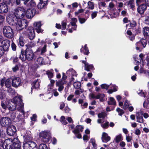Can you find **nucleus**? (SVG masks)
<instances>
[{
    "label": "nucleus",
    "mask_w": 149,
    "mask_h": 149,
    "mask_svg": "<svg viewBox=\"0 0 149 149\" xmlns=\"http://www.w3.org/2000/svg\"><path fill=\"white\" fill-rule=\"evenodd\" d=\"M26 49H21L20 54L19 58L22 61L27 60L29 61L35 60L36 57L34 54L31 49V47L29 44L25 45Z\"/></svg>",
    "instance_id": "nucleus-1"
},
{
    "label": "nucleus",
    "mask_w": 149,
    "mask_h": 149,
    "mask_svg": "<svg viewBox=\"0 0 149 149\" xmlns=\"http://www.w3.org/2000/svg\"><path fill=\"white\" fill-rule=\"evenodd\" d=\"M18 136L12 139H5L3 143V149H12L13 146L19 140Z\"/></svg>",
    "instance_id": "nucleus-2"
},
{
    "label": "nucleus",
    "mask_w": 149,
    "mask_h": 149,
    "mask_svg": "<svg viewBox=\"0 0 149 149\" xmlns=\"http://www.w3.org/2000/svg\"><path fill=\"white\" fill-rule=\"evenodd\" d=\"M6 20L10 25L15 26L17 29L19 19L15 15L8 14L6 16Z\"/></svg>",
    "instance_id": "nucleus-3"
},
{
    "label": "nucleus",
    "mask_w": 149,
    "mask_h": 149,
    "mask_svg": "<svg viewBox=\"0 0 149 149\" xmlns=\"http://www.w3.org/2000/svg\"><path fill=\"white\" fill-rule=\"evenodd\" d=\"M3 36L8 39H12L14 36L13 29L9 26H5L3 29Z\"/></svg>",
    "instance_id": "nucleus-4"
},
{
    "label": "nucleus",
    "mask_w": 149,
    "mask_h": 149,
    "mask_svg": "<svg viewBox=\"0 0 149 149\" xmlns=\"http://www.w3.org/2000/svg\"><path fill=\"white\" fill-rule=\"evenodd\" d=\"M30 0H3V2L4 4L9 5L11 4V6L15 4L17 5L24 4L26 5L28 4Z\"/></svg>",
    "instance_id": "nucleus-5"
},
{
    "label": "nucleus",
    "mask_w": 149,
    "mask_h": 149,
    "mask_svg": "<svg viewBox=\"0 0 149 149\" xmlns=\"http://www.w3.org/2000/svg\"><path fill=\"white\" fill-rule=\"evenodd\" d=\"M39 137L41 141L45 143L49 142L51 139L49 132L47 131H42L39 133Z\"/></svg>",
    "instance_id": "nucleus-6"
},
{
    "label": "nucleus",
    "mask_w": 149,
    "mask_h": 149,
    "mask_svg": "<svg viewBox=\"0 0 149 149\" xmlns=\"http://www.w3.org/2000/svg\"><path fill=\"white\" fill-rule=\"evenodd\" d=\"M147 44V41L146 39H141L136 43V49L139 52H141L143 49L146 47Z\"/></svg>",
    "instance_id": "nucleus-7"
},
{
    "label": "nucleus",
    "mask_w": 149,
    "mask_h": 149,
    "mask_svg": "<svg viewBox=\"0 0 149 149\" xmlns=\"http://www.w3.org/2000/svg\"><path fill=\"white\" fill-rule=\"evenodd\" d=\"M26 10L22 7L18 8L15 11L14 15L19 19L23 18L25 16Z\"/></svg>",
    "instance_id": "nucleus-8"
},
{
    "label": "nucleus",
    "mask_w": 149,
    "mask_h": 149,
    "mask_svg": "<svg viewBox=\"0 0 149 149\" xmlns=\"http://www.w3.org/2000/svg\"><path fill=\"white\" fill-rule=\"evenodd\" d=\"M29 22L25 19H19V22L17 30L21 31L23 29L27 28Z\"/></svg>",
    "instance_id": "nucleus-9"
},
{
    "label": "nucleus",
    "mask_w": 149,
    "mask_h": 149,
    "mask_svg": "<svg viewBox=\"0 0 149 149\" xmlns=\"http://www.w3.org/2000/svg\"><path fill=\"white\" fill-rule=\"evenodd\" d=\"M23 149H38L36 143L32 141L26 142L23 145Z\"/></svg>",
    "instance_id": "nucleus-10"
},
{
    "label": "nucleus",
    "mask_w": 149,
    "mask_h": 149,
    "mask_svg": "<svg viewBox=\"0 0 149 149\" xmlns=\"http://www.w3.org/2000/svg\"><path fill=\"white\" fill-rule=\"evenodd\" d=\"M12 124L11 120L7 116L1 117L0 119V125L2 127L6 128L11 125Z\"/></svg>",
    "instance_id": "nucleus-11"
},
{
    "label": "nucleus",
    "mask_w": 149,
    "mask_h": 149,
    "mask_svg": "<svg viewBox=\"0 0 149 149\" xmlns=\"http://www.w3.org/2000/svg\"><path fill=\"white\" fill-rule=\"evenodd\" d=\"M25 31L26 34L29 36V38L30 40H32L34 38L35 35L34 29L33 27L28 26L26 29Z\"/></svg>",
    "instance_id": "nucleus-12"
},
{
    "label": "nucleus",
    "mask_w": 149,
    "mask_h": 149,
    "mask_svg": "<svg viewBox=\"0 0 149 149\" xmlns=\"http://www.w3.org/2000/svg\"><path fill=\"white\" fill-rule=\"evenodd\" d=\"M10 44V41L9 39H5L1 42V45L0 46L5 52H8L9 50Z\"/></svg>",
    "instance_id": "nucleus-13"
},
{
    "label": "nucleus",
    "mask_w": 149,
    "mask_h": 149,
    "mask_svg": "<svg viewBox=\"0 0 149 149\" xmlns=\"http://www.w3.org/2000/svg\"><path fill=\"white\" fill-rule=\"evenodd\" d=\"M6 128V133L8 135L13 136L15 135L17 131L15 126L13 125H10Z\"/></svg>",
    "instance_id": "nucleus-14"
},
{
    "label": "nucleus",
    "mask_w": 149,
    "mask_h": 149,
    "mask_svg": "<svg viewBox=\"0 0 149 149\" xmlns=\"http://www.w3.org/2000/svg\"><path fill=\"white\" fill-rule=\"evenodd\" d=\"M36 13V9L34 8H31L28 9L26 11V17L28 19L32 18Z\"/></svg>",
    "instance_id": "nucleus-15"
},
{
    "label": "nucleus",
    "mask_w": 149,
    "mask_h": 149,
    "mask_svg": "<svg viewBox=\"0 0 149 149\" xmlns=\"http://www.w3.org/2000/svg\"><path fill=\"white\" fill-rule=\"evenodd\" d=\"M12 85L13 87L15 88L22 86L20 78L19 77H14L12 80Z\"/></svg>",
    "instance_id": "nucleus-16"
},
{
    "label": "nucleus",
    "mask_w": 149,
    "mask_h": 149,
    "mask_svg": "<svg viewBox=\"0 0 149 149\" xmlns=\"http://www.w3.org/2000/svg\"><path fill=\"white\" fill-rule=\"evenodd\" d=\"M7 117L10 119L11 122H16L18 121V120H17L16 118V113L15 112L13 111H11L9 112L7 116Z\"/></svg>",
    "instance_id": "nucleus-17"
},
{
    "label": "nucleus",
    "mask_w": 149,
    "mask_h": 149,
    "mask_svg": "<svg viewBox=\"0 0 149 149\" xmlns=\"http://www.w3.org/2000/svg\"><path fill=\"white\" fill-rule=\"evenodd\" d=\"M8 7L7 4L3 3H0V13H6L8 11Z\"/></svg>",
    "instance_id": "nucleus-18"
},
{
    "label": "nucleus",
    "mask_w": 149,
    "mask_h": 149,
    "mask_svg": "<svg viewBox=\"0 0 149 149\" xmlns=\"http://www.w3.org/2000/svg\"><path fill=\"white\" fill-rule=\"evenodd\" d=\"M33 26L34 27L35 30L38 33H43V30L41 28V23L40 22H35L33 24Z\"/></svg>",
    "instance_id": "nucleus-19"
},
{
    "label": "nucleus",
    "mask_w": 149,
    "mask_h": 149,
    "mask_svg": "<svg viewBox=\"0 0 149 149\" xmlns=\"http://www.w3.org/2000/svg\"><path fill=\"white\" fill-rule=\"evenodd\" d=\"M147 6L145 3L140 5L137 8L138 12L141 14H143L145 11L146 9Z\"/></svg>",
    "instance_id": "nucleus-20"
},
{
    "label": "nucleus",
    "mask_w": 149,
    "mask_h": 149,
    "mask_svg": "<svg viewBox=\"0 0 149 149\" xmlns=\"http://www.w3.org/2000/svg\"><path fill=\"white\" fill-rule=\"evenodd\" d=\"M143 112L141 111H140L136 113V121L140 123H142L143 122Z\"/></svg>",
    "instance_id": "nucleus-21"
},
{
    "label": "nucleus",
    "mask_w": 149,
    "mask_h": 149,
    "mask_svg": "<svg viewBox=\"0 0 149 149\" xmlns=\"http://www.w3.org/2000/svg\"><path fill=\"white\" fill-rule=\"evenodd\" d=\"M116 9L115 8H111L108 11V13L111 18H116L117 16H119V13L116 12Z\"/></svg>",
    "instance_id": "nucleus-22"
},
{
    "label": "nucleus",
    "mask_w": 149,
    "mask_h": 149,
    "mask_svg": "<svg viewBox=\"0 0 149 149\" xmlns=\"http://www.w3.org/2000/svg\"><path fill=\"white\" fill-rule=\"evenodd\" d=\"M7 103L8 104V109L9 110L11 111H13L16 109L17 105L12 100L10 101H8Z\"/></svg>",
    "instance_id": "nucleus-23"
},
{
    "label": "nucleus",
    "mask_w": 149,
    "mask_h": 149,
    "mask_svg": "<svg viewBox=\"0 0 149 149\" xmlns=\"http://www.w3.org/2000/svg\"><path fill=\"white\" fill-rule=\"evenodd\" d=\"M101 139L103 142L107 143L110 140L111 138L108 135L107 133L103 132L102 134Z\"/></svg>",
    "instance_id": "nucleus-24"
},
{
    "label": "nucleus",
    "mask_w": 149,
    "mask_h": 149,
    "mask_svg": "<svg viewBox=\"0 0 149 149\" xmlns=\"http://www.w3.org/2000/svg\"><path fill=\"white\" fill-rule=\"evenodd\" d=\"M40 2L37 5L38 9H41L47 6L48 4V0H39Z\"/></svg>",
    "instance_id": "nucleus-25"
},
{
    "label": "nucleus",
    "mask_w": 149,
    "mask_h": 149,
    "mask_svg": "<svg viewBox=\"0 0 149 149\" xmlns=\"http://www.w3.org/2000/svg\"><path fill=\"white\" fill-rule=\"evenodd\" d=\"M13 101L17 105L20 106L22 105V100L20 97L16 96L14 97Z\"/></svg>",
    "instance_id": "nucleus-26"
},
{
    "label": "nucleus",
    "mask_w": 149,
    "mask_h": 149,
    "mask_svg": "<svg viewBox=\"0 0 149 149\" xmlns=\"http://www.w3.org/2000/svg\"><path fill=\"white\" fill-rule=\"evenodd\" d=\"M17 41L18 45L19 46L23 47L24 45V38L22 36H20Z\"/></svg>",
    "instance_id": "nucleus-27"
},
{
    "label": "nucleus",
    "mask_w": 149,
    "mask_h": 149,
    "mask_svg": "<svg viewBox=\"0 0 149 149\" xmlns=\"http://www.w3.org/2000/svg\"><path fill=\"white\" fill-rule=\"evenodd\" d=\"M72 132L77 138L79 139L82 138L81 135L80 133V131L79 129H74L72 131Z\"/></svg>",
    "instance_id": "nucleus-28"
},
{
    "label": "nucleus",
    "mask_w": 149,
    "mask_h": 149,
    "mask_svg": "<svg viewBox=\"0 0 149 149\" xmlns=\"http://www.w3.org/2000/svg\"><path fill=\"white\" fill-rule=\"evenodd\" d=\"M5 85L8 88H9V91L11 92H12V91H14L13 90L12 88H10L11 87V82L8 79H7L5 82Z\"/></svg>",
    "instance_id": "nucleus-29"
},
{
    "label": "nucleus",
    "mask_w": 149,
    "mask_h": 149,
    "mask_svg": "<svg viewBox=\"0 0 149 149\" xmlns=\"http://www.w3.org/2000/svg\"><path fill=\"white\" fill-rule=\"evenodd\" d=\"M134 0H129V1L127 2V6L130 9H133L134 8Z\"/></svg>",
    "instance_id": "nucleus-30"
},
{
    "label": "nucleus",
    "mask_w": 149,
    "mask_h": 149,
    "mask_svg": "<svg viewBox=\"0 0 149 149\" xmlns=\"http://www.w3.org/2000/svg\"><path fill=\"white\" fill-rule=\"evenodd\" d=\"M143 33L145 36H149V27H145L143 28Z\"/></svg>",
    "instance_id": "nucleus-31"
},
{
    "label": "nucleus",
    "mask_w": 149,
    "mask_h": 149,
    "mask_svg": "<svg viewBox=\"0 0 149 149\" xmlns=\"http://www.w3.org/2000/svg\"><path fill=\"white\" fill-rule=\"evenodd\" d=\"M8 101H6L4 102H1V105L2 108L4 109V111L5 110L7 109H8Z\"/></svg>",
    "instance_id": "nucleus-32"
},
{
    "label": "nucleus",
    "mask_w": 149,
    "mask_h": 149,
    "mask_svg": "<svg viewBox=\"0 0 149 149\" xmlns=\"http://www.w3.org/2000/svg\"><path fill=\"white\" fill-rule=\"evenodd\" d=\"M24 140L25 141V142L28 141H31L32 140V138L30 134H29L27 133H26L24 135Z\"/></svg>",
    "instance_id": "nucleus-33"
},
{
    "label": "nucleus",
    "mask_w": 149,
    "mask_h": 149,
    "mask_svg": "<svg viewBox=\"0 0 149 149\" xmlns=\"http://www.w3.org/2000/svg\"><path fill=\"white\" fill-rule=\"evenodd\" d=\"M109 101L107 102L108 104L109 105H115L116 104V102L114 98L112 97H110L109 98Z\"/></svg>",
    "instance_id": "nucleus-34"
},
{
    "label": "nucleus",
    "mask_w": 149,
    "mask_h": 149,
    "mask_svg": "<svg viewBox=\"0 0 149 149\" xmlns=\"http://www.w3.org/2000/svg\"><path fill=\"white\" fill-rule=\"evenodd\" d=\"M12 149H21V143L19 140Z\"/></svg>",
    "instance_id": "nucleus-35"
},
{
    "label": "nucleus",
    "mask_w": 149,
    "mask_h": 149,
    "mask_svg": "<svg viewBox=\"0 0 149 149\" xmlns=\"http://www.w3.org/2000/svg\"><path fill=\"white\" fill-rule=\"evenodd\" d=\"M87 65L84 68V70L87 71H89L90 69L91 70H93L94 68L93 65H89L88 63L87 64Z\"/></svg>",
    "instance_id": "nucleus-36"
},
{
    "label": "nucleus",
    "mask_w": 149,
    "mask_h": 149,
    "mask_svg": "<svg viewBox=\"0 0 149 149\" xmlns=\"http://www.w3.org/2000/svg\"><path fill=\"white\" fill-rule=\"evenodd\" d=\"M73 85L74 87L77 89L80 88L81 86V82L79 81L74 82Z\"/></svg>",
    "instance_id": "nucleus-37"
},
{
    "label": "nucleus",
    "mask_w": 149,
    "mask_h": 149,
    "mask_svg": "<svg viewBox=\"0 0 149 149\" xmlns=\"http://www.w3.org/2000/svg\"><path fill=\"white\" fill-rule=\"evenodd\" d=\"M107 113L104 112H102L98 114V117L99 118H102L104 119L107 116Z\"/></svg>",
    "instance_id": "nucleus-38"
},
{
    "label": "nucleus",
    "mask_w": 149,
    "mask_h": 149,
    "mask_svg": "<svg viewBox=\"0 0 149 149\" xmlns=\"http://www.w3.org/2000/svg\"><path fill=\"white\" fill-rule=\"evenodd\" d=\"M84 51H83V53L85 55H88V54L89 53V52L86 44H85L84 46Z\"/></svg>",
    "instance_id": "nucleus-39"
},
{
    "label": "nucleus",
    "mask_w": 149,
    "mask_h": 149,
    "mask_svg": "<svg viewBox=\"0 0 149 149\" xmlns=\"http://www.w3.org/2000/svg\"><path fill=\"white\" fill-rule=\"evenodd\" d=\"M38 149H50L45 144L42 143L40 144L38 146Z\"/></svg>",
    "instance_id": "nucleus-40"
},
{
    "label": "nucleus",
    "mask_w": 149,
    "mask_h": 149,
    "mask_svg": "<svg viewBox=\"0 0 149 149\" xmlns=\"http://www.w3.org/2000/svg\"><path fill=\"white\" fill-rule=\"evenodd\" d=\"M129 22H130V26L131 27L133 28L136 27L137 25L136 22L134 20H129Z\"/></svg>",
    "instance_id": "nucleus-41"
},
{
    "label": "nucleus",
    "mask_w": 149,
    "mask_h": 149,
    "mask_svg": "<svg viewBox=\"0 0 149 149\" xmlns=\"http://www.w3.org/2000/svg\"><path fill=\"white\" fill-rule=\"evenodd\" d=\"M72 22H70L71 25L72 26H76V27H77V25H76V22H77V20L76 18H72L71 19Z\"/></svg>",
    "instance_id": "nucleus-42"
},
{
    "label": "nucleus",
    "mask_w": 149,
    "mask_h": 149,
    "mask_svg": "<svg viewBox=\"0 0 149 149\" xmlns=\"http://www.w3.org/2000/svg\"><path fill=\"white\" fill-rule=\"evenodd\" d=\"M46 74L48 76V77L49 79H51L54 76L53 73L49 70L46 71Z\"/></svg>",
    "instance_id": "nucleus-43"
},
{
    "label": "nucleus",
    "mask_w": 149,
    "mask_h": 149,
    "mask_svg": "<svg viewBox=\"0 0 149 149\" xmlns=\"http://www.w3.org/2000/svg\"><path fill=\"white\" fill-rule=\"evenodd\" d=\"M37 83V80H35L33 82V83L32 84V87L31 88V92L32 91L33 89H36L38 88V86H36V85Z\"/></svg>",
    "instance_id": "nucleus-44"
},
{
    "label": "nucleus",
    "mask_w": 149,
    "mask_h": 149,
    "mask_svg": "<svg viewBox=\"0 0 149 149\" xmlns=\"http://www.w3.org/2000/svg\"><path fill=\"white\" fill-rule=\"evenodd\" d=\"M121 134H120L116 137L115 141L116 143H119L121 140Z\"/></svg>",
    "instance_id": "nucleus-45"
},
{
    "label": "nucleus",
    "mask_w": 149,
    "mask_h": 149,
    "mask_svg": "<svg viewBox=\"0 0 149 149\" xmlns=\"http://www.w3.org/2000/svg\"><path fill=\"white\" fill-rule=\"evenodd\" d=\"M88 8L93 10L94 8V6L93 2L89 1L88 3Z\"/></svg>",
    "instance_id": "nucleus-46"
},
{
    "label": "nucleus",
    "mask_w": 149,
    "mask_h": 149,
    "mask_svg": "<svg viewBox=\"0 0 149 149\" xmlns=\"http://www.w3.org/2000/svg\"><path fill=\"white\" fill-rule=\"evenodd\" d=\"M100 86L102 89H105L106 90H107L109 86V85H107L105 84H102Z\"/></svg>",
    "instance_id": "nucleus-47"
},
{
    "label": "nucleus",
    "mask_w": 149,
    "mask_h": 149,
    "mask_svg": "<svg viewBox=\"0 0 149 149\" xmlns=\"http://www.w3.org/2000/svg\"><path fill=\"white\" fill-rule=\"evenodd\" d=\"M17 46L15 43L12 41V43L11 44V47L12 49V50L14 51H15L17 50Z\"/></svg>",
    "instance_id": "nucleus-48"
},
{
    "label": "nucleus",
    "mask_w": 149,
    "mask_h": 149,
    "mask_svg": "<svg viewBox=\"0 0 149 149\" xmlns=\"http://www.w3.org/2000/svg\"><path fill=\"white\" fill-rule=\"evenodd\" d=\"M109 122L107 121L103 124H101V126L103 128L107 129L109 127Z\"/></svg>",
    "instance_id": "nucleus-49"
},
{
    "label": "nucleus",
    "mask_w": 149,
    "mask_h": 149,
    "mask_svg": "<svg viewBox=\"0 0 149 149\" xmlns=\"http://www.w3.org/2000/svg\"><path fill=\"white\" fill-rule=\"evenodd\" d=\"M141 28L140 26H138L135 28V30L136 33L138 34L141 33Z\"/></svg>",
    "instance_id": "nucleus-50"
},
{
    "label": "nucleus",
    "mask_w": 149,
    "mask_h": 149,
    "mask_svg": "<svg viewBox=\"0 0 149 149\" xmlns=\"http://www.w3.org/2000/svg\"><path fill=\"white\" fill-rule=\"evenodd\" d=\"M5 16H3L0 14V25L2 24L5 20Z\"/></svg>",
    "instance_id": "nucleus-51"
},
{
    "label": "nucleus",
    "mask_w": 149,
    "mask_h": 149,
    "mask_svg": "<svg viewBox=\"0 0 149 149\" xmlns=\"http://www.w3.org/2000/svg\"><path fill=\"white\" fill-rule=\"evenodd\" d=\"M90 141L92 143L93 147L95 148L97 147V145L95 143V141L94 139L91 138L90 139Z\"/></svg>",
    "instance_id": "nucleus-52"
},
{
    "label": "nucleus",
    "mask_w": 149,
    "mask_h": 149,
    "mask_svg": "<svg viewBox=\"0 0 149 149\" xmlns=\"http://www.w3.org/2000/svg\"><path fill=\"white\" fill-rule=\"evenodd\" d=\"M78 17L79 22L81 24L84 23L86 20V19H85L84 18L80 17L79 16H78Z\"/></svg>",
    "instance_id": "nucleus-53"
},
{
    "label": "nucleus",
    "mask_w": 149,
    "mask_h": 149,
    "mask_svg": "<svg viewBox=\"0 0 149 149\" xmlns=\"http://www.w3.org/2000/svg\"><path fill=\"white\" fill-rule=\"evenodd\" d=\"M128 102L127 100H126L123 106V109H126L127 108L129 105V104H128Z\"/></svg>",
    "instance_id": "nucleus-54"
},
{
    "label": "nucleus",
    "mask_w": 149,
    "mask_h": 149,
    "mask_svg": "<svg viewBox=\"0 0 149 149\" xmlns=\"http://www.w3.org/2000/svg\"><path fill=\"white\" fill-rule=\"evenodd\" d=\"M97 13V11H95L92 13L91 18L92 19H94L96 17Z\"/></svg>",
    "instance_id": "nucleus-55"
},
{
    "label": "nucleus",
    "mask_w": 149,
    "mask_h": 149,
    "mask_svg": "<svg viewBox=\"0 0 149 149\" xmlns=\"http://www.w3.org/2000/svg\"><path fill=\"white\" fill-rule=\"evenodd\" d=\"M2 48L0 45V58L3 55L4 52H5Z\"/></svg>",
    "instance_id": "nucleus-56"
},
{
    "label": "nucleus",
    "mask_w": 149,
    "mask_h": 149,
    "mask_svg": "<svg viewBox=\"0 0 149 149\" xmlns=\"http://www.w3.org/2000/svg\"><path fill=\"white\" fill-rule=\"evenodd\" d=\"M4 94L3 91L1 89H0V99H2L3 98Z\"/></svg>",
    "instance_id": "nucleus-57"
},
{
    "label": "nucleus",
    "mask_w": 149,
    "mask_h": 149,
    "mask_svg": "<svg viewBox=\"0 0 149 149\" xmlns=\"http://www.w3.org/2000/svg\"><path fill=\"white\" fill-rule=\"evenodd\" d=\"M52 92L54 93V95L55 96H57L59 95L57 91V89L56 88L53 89Z\"/></svg>",
    "instance_id": "nucleus-58"
},
{
    "label": "nucleus",
    "mask_w": 149,
    "mask_h": 149,
    "mask_svg": "<svg viewBox=\"0 0 149 149\" xmlns=\"http://www.w3.org/2000/svg\"><path fill=\"white\" fill-rule=\"evenodd\" d=\"M62 30H65L67 24L66 22H62Z\"/></svg>",
    "instance_id": "nucleus-59"
},
{
    "label": "nucleus",
    "mask_w": 149,
    "mask_h": 149,
    "mask_svg": "<svg viewBox=\"0 0 149 149\" xmlns=\"http://www.w3.org/2000/svg\"><path fill=\"white\" fill-rule=\"evenodd\" d=\"M37 115L36 114H33L32 117H31V120L33 121L36 120Z\"/></svg>",
    "instance_id": "nucleus-60"
},
{
    "label": "nucleus",
    "mask_w": 149,
    "mask_h": 149,
    "mask_svg": "<svg viewBox=\"0 0 149 149\" xmlns=\"http://www.w3.org/2000/svg\"><path fill=\"white\" fill-rule=\"evenodd\" d=\"M6 81L5 79L4 78L2 79L1 80V82L0 83V85L1 86L2 88L4 86V84L5 83V82Z\"/></svg>",
    "instance_id": "nucleus-61"
},
{
    "label": "nucleus",
    "mask_w": 149,
    "mask_h": 149,
    "mask_svg": "<svg viewBox=\"0 0 149 149\" xmlns=\"http://www.w3.org/2000/svg\"><path fill=\"white\" fill-rule=\"evenodd\" d=\"M17 120H18L17 122L19 121L20 120H22L23 119V116L21 114L18 115L16 117Z\"/></svg>",
    "instance_id": "nucleus-62"
},
{
    "label": "nucleus",
    "mask_w": 149,
    "mask_h": 149,
    "mask_svg": "<svg viewBox=\"0 0 149 149\" xmlns=\"http://www.w3.org/2000/svg\"><path fill=\"white\" fill-rule=\"evenodd\" d=\"M19 69V67L17 64L13 68H12L14 72H16Z\"/></svg>",
    "instance_id": "nucleus-63"
},
{
    "label": "nucleus",
    "mask_w": 149,
    "mask_h": 149,
    "mask_svg": "<svg viewBox=\"0 0 149 149\" xmlns=\"http://www.w3.org/2000/svg\"><path fill=\"white\" fill-rule=\"evenodd\" d=\"M145 22L146 24L149 25V16H147L146 17V19L145 20Z\"/></svg>",
    "instance_id": "nucleus-64"
}]
</instances>
